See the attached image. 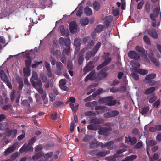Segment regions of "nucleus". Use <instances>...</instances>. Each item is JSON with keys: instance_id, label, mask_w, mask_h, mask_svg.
I'll return each instance as SVG.
<instances>
[{"instance_id": "57", "label": "nucleus", "mask_w": 161, "mask_h": 161, "mask_svg": "<svg viewBox=\"0 0 161 161\" xmlns=\"http://www.w3.org/2000/svg\"><path fill=\"white\" fill-rule=\"evenodd\" d=\"M32 77L35 80H38V76L37 74L35 71H33L32 73Z\"/></svg>"}, {"instance_id": "11", "label": "nucleus", "mask_w": 161, "mask_h": 161, "mask_svg": "<svg viewBox=\"0 0 161 161\" xmlns=\"http://www.w3.org/2000/svg\"><path fill=\"white\" fill-rule=\"evenodd\" d=\"M113 97L112 96H108L100 98L98 102L100 104L103 103H107L112 100Z\"/></svg>"}, {"instance_id": "64", "label": "nucleus", "mask_w": 161, "mask_h": 161, "mask_svg": "<svg viewBox=\"0 0 161 161\" xmlns=\"http://www.w3.org/2000/svg\"><path fill=\"white\" fill-rule=\"evenodd\" d=\"M157 143V142L155 140H150L148 142V144L149 146H152L155 145Z\"/></svg>"}, {"instance_id": "16", "label": "nucleus", "mask_w": 161, "mask_h": 161, "mask_svg": "<svg viewBox=\"0 0 161 161\" xmlns=\"http://www.w3.org/2000/svg\"><path fill=\"white\" fill-rule=\"evenodd\" d=\"M31 82L33 87L35 88H36L37 87H41L42 85V83L40 79L38 80L37 82H36L34 80H32L31 79Z\"/></svg>"}, {"instance_id": "25", "label": "nucleus", "mask_w": 161, "mask_h": 161, "mask_svg": "<svg viewBox=\"0 0 161 161\" xmlns=\"http://www.w3.org/2000/svg\"><path fill=\"white\" fill-rule=\"evenodd\" d=\"M109 153L110 151L109 150H107L104 151H100L98 152L97 156L100 157H103L106 156V155L109 154Z\"/></svg>"}, {"instance_id": "8", "label": "nucleus", "mask_w": 161, "mask_h": 161, "mask_svg": "<svg viewBox=\"0 0 161 161\" xmlns=\"http://www.w3.org/2000/svg\"><path fill=\"white\" fill-rule=\"evenodd\" d=\"M96 75L94 70L92 71L87 75L85 79V81H87L88 80H93L96 79Z\"/></svg>"}, {"instance_id": "60", "label": "nucleus", "mask_w": 161, "mask_h": 161, "mask_svg": "<svg viewBox=\"0 0 161 161\" xmlns=\"http://www.w3.org/2000/svg\"><path fill=\"white\" fill-rule=\"evenodd\" d=\"M104 117L106 118H108L112 117L111 111H109L104 114Z\"/></svg>"}, {"instance_id": "31", "label": "nucleus", "mask_w": 161, "mask_h": 161, "mask_svg": "<svg viewBox=\"0 0 161 161\" xmlns=\"http://www.w3.org/2000/svg\"><path fill=\"white\" fill-rule=\"evenodd\" d=\"M155 89V88L154 87H151L146 89L144 93L147 95H148L154 92Z\"/></svg>"}, {"instance_id": "2", "label": "nucleus", "mask_w": 161, "mask_h": 161, "mask_svg": "<svg viewBox=\"0 0 161 161\" xmlns=\"http://www.w3.org/2000/svg\"><path fill=\"white\" fill-rule=\"evenodd\" d=\"M113 129L111 127H101L99 129L98 134L100 135H103L105 136H108L110 135L109 131H112Z\"/></svg>"}, {"instance_id": "61", "label": "nucleus", "mask_w": 161, "mask_h": 161, "mask_svg": "<svg viewBox=\"0 0 161 161\" xmlns=\"http://www.w3.org/2000/svg\"><path fill=\"white\" fill-rule=\"evenodd\" d=\"M112 60V58L111 57H109L108 58L106 59L103 63L105 66L109 64Z\"/></svg>"}, {"instance_id": "45", "label": "nucleus", "mask_w": 161, "mask_h": 161, "mask_svg": "<svg viewBox=\"0 0 161 161\" xmlns=\"http://www.w3.org/2000/svg\"><path fill=\"white\" fill-rule=\"evenodd\" d=\"M130 75L135 80L137 81L139 80V75L136 73L133 72L131 73Z\"/></svg>"}, {"instance_id": "34", "label": "nucleus", "mask_w": 161, "mask_h": 161, "mask_svg": "<svg viewBox=\"0 0 161 161\" xmlns=\"http://www.w3.org/2000/svg\"><path fill=\"white\" fill-rule=\"evenodd\" d=\"M130 64L133 67H139L140 64L138 62L135 60H132L130 62Z\"/></svg>"}, {"instance_id": "26", "label": "nucleus", "mask_w": 161, "mask_h": 161, "mask_svg": "<svg viewBox=\"0 0 161 161\" xmlns=\"http://www.w3.org/2000/svg\"><path fill=\"white\" fill-rule=\"evenodd\" d=\"M114 143V142L113 141H110L106 142L105 144V146L104 147H107V148L108 150H112L113 149V146H111Z\"/></svg>"}, {"instance_id": "44", "label": "nucleus", "mask_w": 161, "mask_h": 161, "mask_svg": "<svg viewBox=\"0 0 161 161\" xmlns=\"http://www.w3.org/2000/svg\"><path fill=\"white\" fill-rule=\"evenodd\" d=\"M143 40L144 42L149 45H151L150 39L149 37L147 36H145L143 37Z\"/></svg>"}, {"instance_id": "13", "label": "nucleus", "mask_w": 161, "mask_h": 161, "mask_svg": "<svg viewBox=\"0 0 161 161\" xmlns=\"http://www.w3.org/2000/svg\"><path fill=\"white\" fill-rule=\"evenodd\" d=\"M56 66L57 69V70L56 72V74L57 75L61 74L62 73L61 71L64 67L63 64L60 62H57L56 64Z\"/></svg>"}, {"instance_id": "4", "label": "nucleus", "mask_w": 161, "mask_h": 161, "mask_svg": "<svg viewBox=\"0 0 161 161\" xmlns=\"http://www.w3.org/2000/svg\"><path fill=\"white\" fill-rule=\"evenodd\" d=\"M33 148L32 146L29 144H25L20 149L19 151L21 153L24 152H28L30 151H33Z\"/></svg>"}, {"instance_id": "39", "label": "nucleus", "mask_w": 161, "mask_h": 161, "mask_svg": "<svg viewBox=\"0 0 161 161\" xmlns=\"http://www.w3.org/2000/svg\"><path fill=\"white\" fill-rule=\"evenodd\" d=\"M81 23L82 25H86L89 23V20L87 18L82 19H81Z\"/></svg>"}, {"instance_id": "30", "label": "nucleus", "mask_w": 161, "mask_h": 161, "mask_svg": "<svg viewBox=\"0 0 161 161\" xmlns=\"http://www.w3.org/2000/svg\"><path fill=\"white\" fill-rule=\"evenodd\" d=\"M98 147V145H97V141L90 143L89 147V148L90 149L96 148Z\"/></svg>"}, {"instance_id": "46", "label": "nucleus", "mask_w": 161, "mask_h": 161, "mask_svg": "<svg viewBox=\"0 0 161 161\" xmlns=\"http://www.w3.org/2000/svg\"><path fill=\"white\" fill-rule=\"evenodd\" d=\"M74 45L76 47H78L80 45V39H76L74 41Z\"/></svg>"}, {"instance_id": "37", "label": "nucleus", "mask_w": 161, "mask_h": 161, "mask_svg": "<svg viewBox=\"0 0 161 161\" xmlns=\"http://www.w3.org/2000/svg\"><path fill=\"white\" fill-rule=\"evenodd\" d=\"M40 77L43 83H45L46 82L47 79V76L45 75L43 73H41Z\"/></svg>"}, {"instance_id": "21", "label": "nucleus", "mask_w": 161, "mask_h": 161, "mask_svg": "<svg viewBox=\"0 0 161 161\" xmlns=\"http://www.w3.org/2000/svg\"><path fill=\"white\" fill-rule=\"evenodd\" d=\"M95 54L92 50L88 51L86 55V61L88 60L92 56H95Z\"/></svg>"}, {"instance_id": "22", "label": "nucleus", "mask_w": 161, "mask_h": 161, "mask_svg": "<svg viewBox=\"0 0 161 161\" xmlns=\"http://www.w3.org/2000/svg\"><path fill=\"white\" fill-rule=\"evenodd\" d=\"M104 120L101 119L95 118L91 119L90 122L93 124H100L103 123Z\"/></svg>"}, {"instance_id": "38", "label": "nucleus", "mask_w": 161, "mask_h": 161, "mask_svg": "<svg viewBox=\"0 0 161 161\" xmlns=\"http://www.w3.org/2000/svg\"><path fill=\"white\" fill-rule=\"evenodd\" d=\"M63 102L60 101H57L54 102L53 103V105L55 107H59L63 105Z\"/></svg>"}, {"instance_id": "17", "label": "nucleus", "mask_w": 161, "mask_h": 161, "mask_svg": "<svg viewBox=\"0 0 161 161\" xmlns=\"http://www.w3.org/2000/svg\"><path fill=\"white\" fill-rule=\"evenodd\" d=\"M113 17L111 16H108L106 17L104 23L107 27H108L110 25V24L112 22Z\"/></svg>"}, {"instance_id": "35", "label": "nucleus", "mask_w": 161, "mask_h": 161, "mask_svg": "<svg viewBox=\"0 0 161 161\" xmlns=\"http://www.w3.org/2000/svg\"><path fill=\"white\" fill-rule=\"evenodd\" d=\"M70 45H69V46L67 47V48H64L62 52V53L63 55H64L65 54H67V55H69V54L70 51Z\"/></svg>"}, {"instance_id": "40", "label": "nucleus", "mask_w": 161, "mask_h": 161, "mask_svg": "<svg viewBox=\"0 0 161 161\" xmlns=\"http://www.w3.org/2000/svg\"><path fill=\"white\" fill-rule=\"evenodd\" d=\"M21 104L23 106H25L27 108L30 107V104L28 103L27 100L25 99L23 100L21 103Z\"/></svg>"}, {"instance_id": "58", "label": "nucleus", "mask_w": 161, "mask_h": 161, "mask_svg": "<svg viewBox=\"0 0 161 161\" xmlns=\"http://www.w3.org/2000/svg\"><path fill=\"white\" fill-rule=\"evenodd\" d=\"M94 41L93 40H91L89 42L87 47L88 49H90L94 46Z\"/></svg>"}, {"instance_id": "49", "label": "nucleus", "mask_w": 161, "mask_h": 161, "mask_svg": "<svg viewBox=\"0 0 161 161\" xmlns=\"http://www.w3.org/2000/svg\"><path fill=\"white\" fill-rule=\"evenodd\" d=\"M137 158V156L136 155H130L129 156L126 157V159L127 160H128L129 161L132 160H133L135 159H136Z\"/></svg>"}, {"instance_id": "27", "label": "nucleus", "mask_w": 161, "mask_h": 161, "mask_svg": "<svg viewBox=\"0 0 161 161\" xmlns=\"http://www.w3.org/2000/svg\"><path fill=\"white\" fill-rule=\"evenodd\" d=\"M23 73L25 77L28 76L30 75V71L29 67H25L23 69Z\"/></svg>"}, {"instance_id": "41", "label": "nucleus", "mask_w": 161, "mask_h": 161, "mask_svg": "<svg viewBox=\"0 0 161 161\" xmlns=\"http://www.w3.org/2000/svg\"><path fill=\"white\" fill-rule=\"evenodd\" d=\"M138 70V73L141 75H145L148 73V71L145 69L139 68Z\"/></svg>"}, {"instance_id": "56", "label": "nucleus", "mask_w": 161, "mask_h": 161, "mask_svg": "<svg viewBox=\"0 0 161 161\" xmlns=\"http://www.w3.org/2000/svg\"><path fill=\"white\" fill-rule=\"evenodd\" d=\"M52 65L53 66L55 65L56 64V61L55 58L53 56H51L49 59Z\"/></svg>"}, {"instance_id": "1", "label": "nucleus", "mask_w": 161, "mask_h": 161, "mask_svg": "<svg viewBox=\"0 0 161 161\" xmlns=\"http://www.w3.org/2000/svg\"><path fill=\"white\" fill-rule=\"evenodd\" d=\"M156 77V75L155 74H151L147 75L144 80H143V82L144 83H149L150 86H153L155 85H158L159 84L158 81H155L152 80L154 79Z\"/></svg>"}, {"instance_id": "12", "label": "nucleus", "mask_w": 161, "mask_h": 161, "mask_svg": "<svg viewBox=\"0 0 161 161\" xmlns=\"http://www.w3.org/2000/svg\"><path fill=\"white\" fill-rule=\"evenodd\" d=\"M69 29L71 32L74 33L76 32L77 30V25L74 21H72L69 24Z\"/></svg>"}, {"instance_id": "18", "label": "nucleus", "mask_w": 161, "mask_h": 161, "mask_svg": "<svg viewBox=\"0 0 161 161\" xmlns=\"http://www.w3.org/2000/svg\"><path fill=\"white\" fill-rule=\"evenodd\" d=\"M44 153L42 151H40L36 153L34 156L32 157V159L33 160H37L40 158L42 157Z\"/></svg>"}, {"instance_id": "23", "label": "nucleus", "mask_w": 161, "mask_h": 161, "mask_svg": "<svg viewBox=\"0 0 161 161\" xmlns=\"http://www.w3.org/2000/svg\"><path fill=\"white\" fill-rule=\"evenodd\" d=\"M144 10L147 13H149L151 10L150 3L148 1H147L145 4Z\"/></svg>"}, {"instance_id": "55", "label": "nucleus", "mask_w": 161, "mask_h": 161, "mask_svg": "<svg viewBox=\"0 0 161 161\" xmlns=\"http://www.w3.org/2000/svg\"><path fill=\"white\" fill-rule=\"evenodd\" d=\"M119 90V88L114 86L110 89V91L111 92L115 93L118 92Z\"/></svg>"}, {"instance_id": "5", "label": "nucleus", "mask_w": 161, "mask_h": 161, "mask_svg": "<svg viewBox=\"0 0 161 161\" xmlns=\"http://www.w3.org/2000/svg\"><path fill=\"white\" fill-rule=\"evenodd\" d=\"M59 42L61 45L65 44L66 47H68L69 45L70 44V40L69 38L64 39L63 37H60L59 39Z\"/></svg>"}, {"instance_id": "33", "label": "nucleus", "mask_w": 161, "mask_h": 161, "mask_svg": "<svg viewBox=\"0 0 161 161\" xmlns=\"http://www.w3.org/2000/svg\"><path fill=\"white\" fill-rule=\"evenodd\" d=\"M18 144L16 142L13 144L10 147L8 148V150H9L12 153L15 150L16 148V146L18 145Z\"/></svg>"}, {"instance_id": "50", "label": "nucleus", "mask_w": 161, "mask_h": 161, "mask_svg": "<svg viewBox=\"0 0 161 161\" xmlns=\"http://www.w3.org/2000/svg\"><path fill=\"white\" fill-rule=\"evenodd\" d=\"M98 150L97 149L92 150V151L89 152L88 153L89 154L92 156L96 155L97 156Z\"/></svg>"}, {"instance_id": "59", "label": "nucleus", "mask_w": 161, "mask_h": 161, "mask_svg": "<svg viewBox=\"0 0 161 161\" xmlns=\"http://www.w3.org/2000/svg\"><path fill=\"white\" fill-rule=\"evenodd\" d=\"M53 153L52 152L48 153L46 154L44 157L46 159H48L53 156Z\"/></svg>"}, {"instance_id": "9", "label": "nucleus", "mask_w": 161, "mask_h": 161, "mask_svg": "<svg viewBox=\"0 0 161 161\" xmlns=\"http://www.w3.org/2000/svg\"><path fill=\"white\" fill-rule=\"evenodd\" d=\"M17 130L16 129L12 130H9V129L8 128L6 129V136L7 137H9L11 136L14 137L16 135L17 133Z\"/></svg>"}, {"instance_id": "42", "label": "nucleus", "mask_w": 161, "mask_h": 161, "mask_svg": "<svg viewBox=\"0 0 161 161\" xmlns=\"http://www.w3.org/2000/svg\"><path fill=\"white\" fill-rule=\"evenodd\" d=\"M149 108L148 106H146L143 108L141 111V114L142 115L146 114L149 110Z\"/></svg>"}, {"instance_id": "10", "label": "nucleus", "mask_w": 161, "mask_h": 161, "mask_svg": "<svg viewBox=\"0 0 161 161\" xmlns=\"http://www.w3.org/2000/svg\"><path fill=\"white\" fill-rule=\"evenodd\" d=\"M94 68L93 65V62L92 61L89 62L84 67L83 71L84 72L86 73L92 70Z\"/></svg>"}, {"instance_id": "19", "label": "nucleus", "mask_w": 161, "mask_h": 161, "mask_svg": "<svg viewBox=\"0 0 161 161\" xmlns=\"http://www.w3.org/2000/svg\"><path fill=\"white\" fill-rule=\"evenodd\" d=\"M84 51L81 50L79 53V58L78 63L79 65H81L83 63L84 60V57H83Z\"/></svg>"}, {"instance_id": "43", "label": "nucleus", "mask_w": 161, "mask_h": 161, "mask_svg": "<svg viewBox=\"0 0 161 161\" xmlns=\"http://www.w3.org/2000/svg\"><path fill=\"white\" fill-rule=\"evenodd\" d=\"M43 148V146L42 145H39L35 147V151L36 152H37L42 150Z\"/></svg>"}, {"instance_id": "14", "label": "nucleus", "mask_w": 161, "mask_h": 161, "mask_svg": "<svg viewBox=\"0 0 161 161\" xmlns=\"http://www.w3.org/2000/svg\"><path fill=\"white\" fill-rule=\"evenodd\" d=\"M100 127V125H99L90 124L88 125L87 128L88 130L95 131L98 130Z\"/></svg>"}, {"instance_id": "54", "label": "nucleus", "mask_w": 161, "mask_h": 161, "mask_svg": "<svg viewBox=\"0 0 161 161\" xmlns=\"http://www.w3.org/2000/svg\"><path fill=\"white\" fill-rule=\"evenodd\" d=\"M36 136L33 137L30 140L28 143L32 146L34 142L36 140Z\"/></svg>"}, {"instance_id": "24", "label": "nucleus", "mask_w": 161, "mask_h": 161, "mask_svg": "<svg viewBox=\"0 0 161 161\" xmlns=\"http://www.w3.org/2000/svg\"><path fill=\"white\" fill-rule=\"evenodd\" d=\"M104 28V26L102 25H98L94 30L95 33H99L101 32Z\"/></svg>"}, {"instance_id": "48", "label": "nucleus", "mask_w": 161, "mask_h": 161, "mask_svg": "<svg viewBox=\"0 0 161 161\" xmlns=\"http://www.w3.org/2000/svg\"><path fill=\"white\" fill-rule=\"evenodd\" d=\"M99 73L101 76L103 77H105L108 75V73L105 72V70L104 69H101Z\"/></svg>"}, {"instance_id": "6", "label": "nucleus", "mask_w": 161, "mask_h": 161, "mask_svg": "<svg viewBox=\"0 0 161 161\" xmlns=\"http://www.w3.org/2000/svg\"><path fill=\"white\" fill-rule=\"evenodd\" d=\"M147 33L150 36L154 39H157L158 36L156 31L154 30H146L144 32V33Z\"/></svg>"}, {"instance_id": "15", "label": "nucleus", "mask_w": 161, "mask_h": 161, "mask_svg": "<svg viewBox=\"0 0 161 161\" xmlns=\"http://www.w3.org/2000/svg\"><path fill=\"white\" fill-rule=\"evenodd\" d=\"M60 31L62 36H65L68 37L69 35V32L68 29L65 30L64 26H61Z\"/></svg>"}, {"instance_id": "7", "label": "nucleus", "mask_w": 161, "mask_h": 161, "mask_svg": "<svg viewBox=\"0 0 161 161\" xmlns=\"http://www.w3.org/2000/svg\"><path fill=\"white\" fill-rule=\"evenodd\" d=\"M135 50L140 53L141 55L144 57H147V52L143 47L139 46H136L135 48Z\"/></svg>"}, {"instance_id": "32", "label": "nucleus", "mask_w": 161, "mask_h": 161, "mask_svg": "<svg viewBox=\"0 0 161 161\" xmlns=\"http://www.w3.org/2000/svg\"><path fill=\"white\" fill-rule=\"evenodd\" d=\"M93 6L94 9L96 11H98L100 8V3L97 1L94 2L93 3Z\"/></svg>"}, {"instance_id": "51", "label": "nucleus", "mask_w": 161, "mask_h": 161, "mask_svg": "<svg viewBox=\"0 0 161 161\" xmlns=\"http://www.w3.org/2000/svg\"><path fill=\"white\" fill-rule=\"evenodd\" d=\"M144 3V0H141L137 4V9H141Z\"/></svg>"}, {"instance_id": "29", "label": "nucleus", "mask_w": 161, "mask_h": 161, "mask_svg": "<svg viewBox=\"0 0 161 161\" xmlns=\"http://www.w3.org/2000/svg\"><path fill=\"white\" fill-rule=\"evenodd\" d=\"M84 12L85 14L87 16L91 15L92 14V12L91 9L88 7H86L85 8Z\"/></svg>"}, {"instance_id": "53", "label": "nucleus", "mask_w": 161, "mask_h": 161, "mask_svg": "<svg viewBox=\"0 0 161 161\" xmlns=\"http://www.w3.org/2000/svg\"><path fill=\"white\" fill-rule=\"evenodd\" d=\"M153 13L155 16V17H158L159 14V9L158 8H155L153 11Z\"/></svg>"}, {"instance_id": "63", "label": "nucleus", "mask_w": 161, "mask_h": 161, "mask_svg": "<svg viewBox=\"0 0 161 161\" xmlns=\"http://www.w3.org/2000/svg\"><path fill=\"white\" fill-rule=\"evenodd\" d=\"M116 103V100H112L106 103L107 105L110 106H112L115 105Z\"/></svg>"}, {"instance_id": "62", "label": "nucleus", "mask_w": 161, "mask_h": 161, "mask_svg": "<svg viewBox=\"0 0 161 161\" xmlns=\"http://www.w3.org/2000/svg\"><path fill=\"white\" fill-rule=\"evenodd\" d=\"M45 66L46 68L47 72L51 71L50 64L47 62H45Z\"/></svg>"}, {"instance_id": "20", "label": "nucleus", "mask_w": 161, "mask_h": 161, "mask_svg": "<svg viewBox=\"0 0 161 161\" xmlns=\"http://www.w3.org/2000/svg\"><path fill=\"white\" fill-rule=\"evenodd\" d=\"M0 76L2 80L4 82H6L8 80L7 75L3 70L0 71Z\"/></svg>"}, {"instance_id": "47", "label": "nucleus", "mask_w": 161, "mask_h": 161, "mask_svg": "<svg viewBox=\"0 0 161 161\" xmlns=\"http://www.w3.org/2000/svg\"><path fill=\"white\" fill-rule=\"evenodd\" d=\"M85 115L86 116H95V113L91 111H88L85 113Z\"/></svg>"}, {"instance_id": "52", "label": "nucleus", "mask_w": 161, "mask_h": 161, "mask_svg": "<svg viewBox=\"0 0 161 161\" xmlns=\"http://www.w3.org/2000/svg\"><path fill=\"white\" fill-rule=\"evenodd\" d=\"M103 125L107 127H111L114 126L115 125V124L113 122H108L104 123Z\"/></svg>"}, {"instance_id": "28", "label": "nucleus", "mask_w": 161, "mask_h": 161, "mask_svg": "<svg viewBox=\"0 0 161 161\" xmlns=\"http://www.w3.org/2000/svg\"><path fill=\"white\" fill-rule=\"evenodd\" d=\"M102 43L101 42H99L96 44L92 49V50L95 53H96L97 51L98 50L99 48L100 47Z\"/></svg>"}, {"instance_id": "36", "label": "nucleus", "mask_w": 161, "mask_h": 161, "mask_svg": "<svg viewBox=\"0 0 161 161\" xmlns=\"http://www.w3.org/2000/svg\"><path fill=\"white\" fill-rule=\"evenodd\" d=\"M129 142H131V145H133L137 142V139L135 137L131 138L130 137H129Z\"/></svg>"}, {"instance_id": "3", "label": "nucleus", "mask_w": 161, "mask_h": 161, "mask_svg": "<svg viewBox=\"0 0 161 161\" xmlns=\"http://www.w3.org/2000/svg\"><path fill=\"white\" fill-rule=\"evenodd\" d=\"M128 57L132 59L138 60L140 58L139 54L134 51H130L128 53Z\"/></svg>"}]
</instances>
